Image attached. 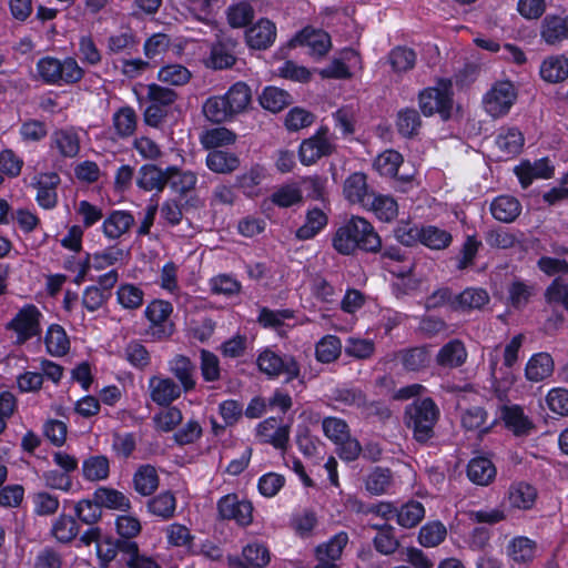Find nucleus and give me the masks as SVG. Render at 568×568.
<instances>
[{
	"label": "nucleus",
	"instance_id": "nucleus-60",
	"mask_svg": "<svg viewBox=\"0 0 568 568\" xmlns=\"http://www.w3.org/2000/svg\"><path fill=\"white\" fill-rule=\"evenodd\" d=\"M79 531V527L74 518L71 516L61 515L52 524L51 532L54 538L61 542L72 540Z\"/></svg>",
	"mask_w": 568,
	"mask_h": 568
},
{
	"label": "nucleus",
	"instance_id": "nucleus-16",
	"mask_svg": "<svg viewBox=\"0 0 568 568\" xmlns=\"http://www.w3.org/2000/svg\"><path fill=\"white\" fill-rule=\"evenodd\" d=\"M336 399L348 406L361 409L366 417L376 415L381 418L388 416V410L378 402L367 403L363 393L354 388H343L337 392Z\"/></svg>",
	"mask_w": 568,
	"mask_h": 568
},
{
	"label": "nucleus",
	"instance_id": "nucleus-26",
	"mask_svg": "<svg viewBox=\"0 0 568 568\" xmlns=\"http://www.w3.org/2000/svg\"><path fill=\"white\" fill-rule=\"evenodd\" d=\"M134 223V217L126 211L111 212L102 223V232L110 240H118L125 234Z\"/></svg>",
	"mask_w": 568,
	"mask_h": 568
},
{
	"label": "nucleus",
	"instance_id": "nucleus-12",
	"mask_svg": "<svg viewBox=\"0 0 568 568\" xmlns=\"http://www.w3.org/2000/svg\"><path fill=\"white\" fill-rule=\"evenodd\" d=\"M173 312L171 303L163 300L152 301L145 308L144 313L153 334L158 337L169 336L173 332V324L170 321V315Z\"/></svg>",
	"mask_w": 568,
	"mask_h": 568
},
{
	"label": "nucleus",
	"instance_id": "nucleus-48",
	"mask_svg": "<svg viewBox=\"0 0 568 568\" xmlns=\"http://www.w3.org/2000/svg\"><path fill=\"white\" fill-rule=\"evenodd\" d=\"M239 165V158L233 153L213 150L206 156V166L215 173H230Z\"/></svg>",
	"mask_w": 568,
	"mask_h": 568
},
{
	"label": "nucleus",
	"instance_id": "nucleus-30",
	"mask_svg": "<svg viewBox=\"0 0 568 568\" xmlns=\"http://www.w3.org/2000/svg\"><path fill=\"white\" fill-rule=\"evenodd\" d=\"M501 418L508 429L515 435H527L532 428V423L518 405H505L501 408Z\"/></svg>",
	"mask_w": 568,
	"mask_h": 568
},
{
	"label": "nucleus",
	"instance_id": "nucleus-64",
	"mask_svg": "<svg viewBox=\"0 0 568 568\" xmlns=\"http://www.w3.org/2000/svg\"><path fill=\"white\" fill-rule=\"evenodd\" d=\"M548 408L560 416H568V389L562 387L551 388L546 396Z\"/></svg>",
	"mask_w": 568,
	"mask_h": 568
},
{
	"label": "nucleus",
	"instance_id": "nucleus-10",
	"mask_svg": "<svg viewBox=\"0 0 568 568\" xmlns=\"http://www.w3.org/2000/svg\"><path fill=\"white\" fill-rule=\"evenodd\" d=\"M217 510L223 519H232L240 526H248L253 520V505L236 495L223 496L217 503Z\"/></svg>",
	"mask_w": 568,
	"mask_h": 568
},
{
	"label": "nucleus",
	"instance_id": "nucleus-23",
	"mask_svg": "<svg viewBox=\"0 0 568 568\" xmlns=\"http://www.w3.org/2000/svg\"><path fill=\"white\" fill-rule=\"evenodd\" d=\"M537 499V489L529 483L515 481L507 491L506 500L513 509H531Z\"/></svg>",
	"mask_w": 568,
	"mask_h": 568
},
{
	"label": "nucleus",
	"instance_id": "nucleus-37",
	"mask_svg": "<svg viewBox=\"0 0 568 568\" xmlns=\"http://www.w3.org/2000/svg\"><path fill=\"white\" fill-rule=\"evenodd\" d=\"M554 372L552 357L547 353L532 355L526 365V377L530 382H541Z\"/></svg>",
	"mask_w": 568,
	"mask_h": 568
},
{
	"label": "nucleus",
	"instance_id": "nucleus-51",
	"mask_svg": "<svg viewBox=\"0 0 568 568\" xmlns=\"http://www.w3.org/2000/svg\"><path fill=\"white\" fill-rule=\"evenodd\" d=\"M135 490L142 496L151 495L159 486V477L154 467L141 466L133 478Z\"/></svg>",
	"mask_w": 568,
	"mask_h": 568
},
{
	"label": "nucleus",
	"instance_id": "nucleus-24",
	"mask_svg": "<svg viewBox=\"0 0 568 568\" xmlns=\"http://www.w3.org/2000/svg\"><path fill=\"white\" fill-rule=\"evenodd\" d=\"M540 78L548 83H559L568 78V58L564 54L546 57L539 67Z\"/></svg>",
	"mask_w": 568,
	"mask_h": 568
},
{
	"label": "nucleus",
	"instance_id": "nucleus-36",
	"mask_svg": "<svg viewBox=\"0 0 568 568\" xmlns=\"http://www.w3.org/2000/svg\"><path fill=\"white\" fill-rule=\"evenodd\" d=\"M82 476L88 481H102L109 477L110 462L104 455H91L83 459Z\"/></svg>",
	"mask_w": 568,
	"mask_h": 568
},
{
	"label": "nucleus",
	"instance_id": "nucleus-39",
	"mask_svg": "<svg viewBox=\"0 0 568 568\" xmlns=\"http://www.w3.org/2000/svg\"><path fill=\"white\" fill-rule=\"evenodd\" d=\"M348 542L346 532L341 531L333 536L327 542H324L316 548V558L318 564H334L337 560L345 546Z\"/></svg>",
	"mask_w": 568,
	"mask_h": 568
},
{
	"label": "nucleus",
	"instance_id": "nucleus-57",
	"mask_svg": "<svg viewBox=\"0 0 568 568\" xmlns=\"http://www.w3.org/2000/svg\"><path fill=\"white\" fill-rule=\"evenodd\" d=\"M388 61L393 71L402 73L414 68L416 63V54L409 48L396 47L389 52Z\"/></svg>",
	"mask_w": 568,
	"mask_h": 568
},
{
	"label": "nucleus",
	"instance_id": "nucleus-28",
	"mask_svg": "<svg viewBox=\"0 0 568 568\" xmlns=\"http://www.w3.org/2000/svg\"><path fill=\"white\" fill-rule=\"evenodd\" d=\"M343 193L347 201L351 203H358L363 207L372 196L367 192L366 175L361 172L351 174L344 182Z\"/></svg>",
	"mask_w": 568,
	"mask_h": 568
},
{
	"label": "nucleus",
	"instance_id": "nucleus-47",
	"mask_svg": "<svg viewBox=\"0 0 568 568\" xmlns=\"http://www.w3.org/2000/svg\"><path fill=\"white\" fill-rule=\"evenodd\" d=\"M191 71L179 63L165 64L158 71V80L168 85L181 87L191 80Z\"/></svg>",
	"mask_w": 568,
	"mask_h": 568
},
{
	"label": "nucleus",
	"instance_id": "nucleus-38",
	"mask_svg": "<svg viewBox=\"0 0 568 568\" xmlns=\"http://www.w3.org/2000/svg\"><path fill=\"white\" fill-rule=\"evenodd\" d=\"M169 369L179 379L185 393L194 388L195 367L187 357L182 355L175 356L170 361Z\"/></svg>",
	"mask_w": 568,
	"mask_h": 568
},
{
	"label": "nucleus",
	"instance_id": "nucleus-35",
	"mask_svg": "<svg viewBox=\"0 0 568 568\" xmlns=\"http://www.w3.org/2000/svg\"><path fill=\"white\" fill-rule=\"evenodd\" d=\"M467 476L476 485L487 486L496 477V467L490 459L476 457L468 464Z\"/></svg>",
	"mask_w": 568,
	"mask_h": 568
},
{
	"label": "nucleus",
	"instance_id": "nucleus-20",
	"mask_svg": "<svg viewBox=\"0 0 568 568\" xmlns=\"http://www.w3.org/2000/svg\"><path fill=\"white\" fill-rule=\"evenodd\" d=\"M256 436L275 448H284L288 442L290 428L275 417L266 418L256 427Z\"/></svg>",
	"mask_w": 568,
	"mask_h": 568
},
{
	"label": "nucleus",
	"instance_id": "nucleus-32",
	"mask_svg": "<svg viewBox=\"0 0 568 568\" xmlns=\"http://www.w3.org/2000/svg\"><path fill=\"white\" fill-rule=\"evenodd\" d=\"M490 212L497 221L510 223L520 214L521 204L514 196L500 195L491 202Z\"/></svg>",
	"mask_w": 568,
	"mask_h": 568
},
{
	"label": "nucleus",
	"instance_id": "nucleus-44",
	"mask_svg": "<svg viewBox=\"0 0 568 568\" xmlns=\"http://www.w3.org/2000/svg\"><path fill=\"white\" fill-rule=\"evenodd\" d=\"M489 301L488 294L483 288H466L456 295L452 305L456 310L469 311L483 307Z\"/></svg>",
	"mask_w": 568,
	"mask_h": 568
},
{
	"label": "nucleus",
	"instance_id": "nucleus-45",
	"mask_svg": "<svg viewBox=\"0 0 568 568\" xmlns=\"http://www.w3.org/2000/svg\"><path fill=\"white\" fill-rule=\"evenodd\" d=\"M150 514L168 520L172 518L176 510V498L171 491H162L148 501Z\"/></svg>",
	"mask_w": 568,
	"mask_h": 568
},
{
	"label": "nucleus",
	"instance_id": "nucleus-2",
	"mask_svg": "<svg viewBox=\"0 0 568 568\" xmlns=\"http://www.w3.org/2000/svg\"><path fill=\"white\" fill-rule=\"evenodd\" d=\"M38 77L51 85H68L79 82L84 71L72 57L62 60L54 57L41 58L36 65Z\"/></svg>",
	"mask_w": 568,
	"mask_h": 568
},
{
	"label": "nucleus",
	"instance_id": "nucleus-34",
	"mask_svg": "<svg viewBox=\"0 0 568 568\" xmlns=\"http://www.w3.org/2000/svg\"><path fill=\"white\" fill-rule=\"evenodd\" d=\"M93 498L100 507L108 509L128 511L131 508L129 497L122 491L110 487H99L93 493Z\"/></svg>",
	"mask_w": 568,
	"mask_h": 568
},
{
	"label": "nucleus",
	"instance_id": "nucleus-63",
	"mask_svg": "<svg viewBox=\"0 0 568 568\" xmlns=\"http://www.w3.org/2000/svg\"><path fill=\"white\" fill-rule=\"evenodd\" d=\"M322 429L325 436L335 444L342 443L349 435L348 425L338 417H325L322 422Z\"/></svg>",
	"mask_w": 568,
	"mask_h": 568
},
{
	"label": "nucleus",
	"instance_id": "nucleus-11",
	"mask_svg": "<svg viewBox=\"0 0 568 568\" xmlns=\"http://www.w3.org/2000/svg\"><path fill=\"white\" fill-rule=\"evenodd\" d=\"M362 69V61L358 53L353 49H345L338 58L318 71L324 79H348L354 70Z\"/></svg>",
	"mask_w": 568,
	"mask_h": 568
},
{
	"label": "nucleus",
	"instance_id": "nucleus-61",
	"mask_svg": "<svg viewBox=\"0 0 568 568\" xmlns=\"http://www.w3.org/2000/svg\"><path fill=\"white\" fill-rule=\"evenodd\" d=\"M143 291L133 284H122L116 291V300L122 307L134 310L143 303Z\"/></svg>",
	"mask_w": 568,
	"mask_h": 568
},
{
	"label": "nucleus",
	"instance_id": "nucleus-49",
	"mask_svg": "<svg viewBox=\"0 0 568 568\" xmlns=\"http://www.w3.org/2000/svg\"><path fill=\"white\" fill-rule=\"evenodd\" d=\"M419 243L430 250H444L452 242V235L445 230L434 225L420 227Z\"/></svg>",
	"mask_w": 568,
	"mask_h": 568
},
{
	"label": "nucleus",
	"instance_id": "nucleus-42",
	"mask_svg": "<svg viewBox=\"0 0 568 568\" xmlns=\"http://www.w3.org/2000/svg\"><path fill=\"white\" fill-rule=\"evenodd\" d=\"M258 101L263 109L276 113L291 104L292 99L290 93L285 90L271 85L264 88Z\"/></svg>",
	"mask_w": 568,
	"mask_h": 568
},
{
	"label": "nucleus",
	"instance_id": "nucleus-58",
	"mask_svg": "<svg viewBox=\"0 0 568 568\" xmlns=\"http://www.w3.org/2000/svg\"><path fill=\"white\" fill-rule=\"evenodd\" d=\"M398 359L407 371H419L429 363L430 355L425 348L416 347L403 351L398 354Z\"/></svg>",
	"mask_w": 568,
	"mask_h": 568
},
{
	"label": "nucleus",
	"instance_id": "nucleus-56",
	"mask_svg": "<svg viewBox=\"0 0 568 568\" xmlns=\"http://www.w3.org/2000/svg\"><path fill=\"white\" fill-rule=\"evenodd\" d=\"M402 163L403 156L400 153L394 150H386L375 159L374 169L381 175L394 176Z\"/></svg>",
	"mask_w": 568,
	"mask_h": 568
},
{
	"label": "nucleus",
	"instance_id": "nucleus-55",
	"mask_svg": "<svg viewBox=\"0 0 568 568\" xmlns=\"http://www.w3.org/2000/svg\"><path fill=\"white\" fill-rule=\"evenodd\" d=\"M303 197V191L298 183H287L280 186L272 194V202L280 207H290L300 203Z\"/></svg>",
	"mask_w": 568,
	"mask_h": 568
},
{
	"label": "nucleus",
	"instance_id": "nucleus-59",
	"mask_svg": "<svg viewBox=\"0 0 568 568\" xmlns=\"http://www.w3.org/2000/svg\"><path fill=\"white\" fill-rule=\"evenodd\" d=\"M264 178L265 170L260 165H255L252 166L246 173L237 178V186L247 196H256L258 194L257 186L261 184Z\"/></svg>",
	"mask_w": 568,
	"mask_h": 568
},
{
	"label": "nucleus",
	"instance_id": "nucleus-17",
	"mask_svg": "<svg viewBox=\"0 0 568 568\" xmlns=\"http://www.w3.org/2000/svg\"><path fill=\"white\" fill-rule=\"evenodd\" d=\"M524 146V135L517 128H501L495 139L496 156L508 160L517 155Z\"/></svg>",
	"mask_w": 568,
	"mask_h": 568
},
{
	"label": "nucleus",
	"instance_id": "nucleus-22",
	"mask_svg": "<svg viewBox=\"0 0 568 568\" xmlns=\"http://www.w3.org/2000/svg\"><path fill=\"white\" fill-rule=\"evenodd\" d=\"M515 173L523 187H528L535 179H549L554 174V166L547 158L521 162L515 168Z\"/></svg>",
	"mask_w": 568,
	"mask_h": 568
},
{
	"label": "nucleus",
	"instance_id": "nucleus-62",
	"mask_svg": "<svg viewBox=\"0 0 568 568\" xmlns=\"http://www.w3.org/2000/svg\"><path fill=\"white\" fill-rule=\"evenodd\" d=\"M182 412L178 407H168L153 416V423L159 432L169 433L182 422Z\"/></svg>",
	"mask_w": 568,
	"mask_h": 568
},
{
	"label": "nucleus",
	"instance_id": "nucleus-50",
	"mask_svg": "<svg viewBox=\"0 0 568 568\" xmlns=\"http://www.w3.org/2000/svg\"><path fill=\"white\" fill-rule=\"evenodd\" d=\"M203 114L209 121L215 123L230 121L234 118L231 111H229L223 95L209 98L203 104Z\"/></svg>",
	"mask_w": 568,
	"mask_h": 568
},
{
	"label": "nucleus",
	"instance_id": "nucleus-8",
	"mask_svg": "<svg viewBox=\"0 0 568 568\" xmlns=\"http://www.w3.org/2000/svg\"><path fill=\"white\" fill-rule=\"evenodd\" d=\"M129 253L119 245H111L102 251L88 254L83 263L79 264V271L75 275V282H83L91 268L103 271L108 267L123 264Z\"/></svg>",
	"mask_w": 568,
	"mask_h": 568
},
{
	"label": "nucleus",
	"instance_id": "nucleus-31",
	"mask_svg": "<svg viewBox=\"0 0 568 568\" xmlns=\"http://www.w3.org/2000/svg\"><path fill=\"white\" fill-rule=\"evenodd\" d=\"M364 207L372 211L383 222H390L398 214L397 202L392 196L384 194L372 193Z\"/></svg>",
	"mask_w": 568,
	"mask_h": 568
},
{
	"label": "nucleus",
	"instance_id": "nucleus-29",
	"mask_svg": "<svg viewBox=\"0 0 568 568\" xmlns=\"http://www.w3.org/2000/svg\"><path fill=\"white\" fill-rule=\"evenodd\" d=\"M139 89L145 90L146 99L149 102H153L168 110L178 100V93L172 89L161 87L156 83H150L146 85L140 84L133 89V92L140 104L142 103V97L140 95Z\"/></svg>",
	"mask_w": 568,
	"mask_h": 568
},
{
	"label": "nucleus",
	"instance_id": "nucleus-14",
	"mask_svg": "<svg viewBox=\"0 0 568 568\" xmlns=\"http://www.w3.org/2000/svg\"><path fill=\"white\" fill-rule=\"evenodd\" d=\"M538 547L535 540L525 537H514L507 546V555L513 568H527L536 558Z\"/></svg>",
	"mask_w": 568,
	"mask_h": 568
},
{
	"label": "nucleus",
	"instance_id": "nucleus-46",
	"mask_svg": "<svg viewBox=\"0 0 568 568\" xmlns=\"http://www.w3.org/2000/svg\"><path fill=\"white\" fill-rule=\"evenodd\" d=\"M112 122L119 138H129L136 129V113L131 106H123L113 114Z\"/></svg>",
	"mask_w": 568,
	"mask_h": 568
},
{
	"label": "nucleus",
	"instance_id": "nucleus-19",
	"mask_svg": "<svg viewBox=\"0 0 568 568\" xmlns=\"http://www.w3.org/2000/svg\"><path fill=\"white\" fill-rule=\"evenodd\" d=\"M291 47H307L313 55H324L331 48V38L323 30L305 28L291 41Z\"/></svg>",
	"mask_w": 568,
	"mask_h": 568
},
{
	"label": "nucleus",
	"instance_id": "nucleus-4",
	"mask_svg": "<svg viewBox=\"0 0 568 568\" xmlns=\"http://www.w3.org/2000/svg\"><path fill=\"white\" fill-rule=\"evenodd\" d=\"M42 313L33 304L22 306L11 321L7 329L14 336V344L22 345L41 333Z\"/></svg>",
	"mask_w": 568,
	"mask_h": 568
},
{
	"label": "nucleus",
	"instance_id": "nucleus-27",
	"mask_svg": "<svg viewBox=\"0 0 568 568\" xmlns=\"http://www.w3.org/2000/svg\"><path fill=\"white\" fill-rule=\"evenodd\" d=\"M467 359V351L464 343L459 339H452L445 344L436 356L439 366L456 368L462 366Z\"/></svg>",
	"mask_w": 568,
	"mask_h": 568
},
{
	"label": "nucleus",
	"instance_id": "nucleus-7",
	"mask_svg": "<svg viewBox=\"0 0 568 568\" xmlns=\"http://www.w3.org/2000/svg\"><path fill=\"white\" fill-rule=\"evenodd\" d=\"M517 100V89L511 81H497L483 98L485 111L493 118L506 115Z\"/></svg>",
	"mask_w": 568,
	"mask_h": 568
},
{
	"label": "nucleus",
	"instance_id": "nucleus-18",
	"mask_svg": "<svg viewBox=\"0 0 568 568\" xmlns=\"http://www.w3.org/2000/svg\"><path fill=\"white\" fill-rule=\"evenodd\" d=\"M60 178L54 172L41 173L34 176L32 185L37 189V202L47 210L57 205V186Z\"/></svg>",
	"mask_w": 568,
	"mask_h": 568
},
{
	"label": "nucleus",
	"instance_id": "nucleus-54",
	"mask_svg": "<svg viewBox=\"0 0 568 568\" xmlns=\"http://www.w3.org/2000/svg\"><path fill=\"white\" fill-rule=\"evenodd\" d=\"M447 536V529L440 521H430L424 525L418 535L422 546L430 548L442 544Z\"/></svg>",
	"mask_w": 568,
	"mask_h": 568
},
{
	"label": "nucleus",
	"instance_id": "nucleus-1",
	"mask_svg": "<svg viewBox=\"0 0 568 568\" xmlns=\"http://www.w3.org/2000/svg\"><path fill=\"white\" fill-rule=\"evenodd\" d=\"M382 242L372 224L359 216H352L344 225L337 229L333 237L334 248L344 255L352 254L356 248L376 252Z\"/></svg>",
	"mask_w": 568,
	"mask_h": 568
},
{
	"label": "nucleus",
	"instance_id": "nucleus-3",
	"mask_svg": "<svg viewBox=\"0 0 568 568\" xmlns=\"http://www.w3.org/2000/svg\"><path fill=\"white\" fill-rule=\"evenodd\" d=\"M418 102L424 115L438 113L443 119H448L453 108L452 81L440 79L434 87L424 89L418 95Z\"/></svg>",
	"mask_w": 568,
	"mask_h": 568
},
{
	"label": "nucleus",
	"instance_id": "nucleus-6",
	"mask_svg": "<svg viewBox=\"0 0 568 568\" xmlns=\"http://www.w3.org/2000/svg\"><path fill=\"white\" fill-rule=\"evenodd\" d=\"M408 426L413 427L418 442H426L433 434L438 417V408L430 398L415 402L407 409Z\"/></svg>",
	"mask_w": 568,
	"mask_h": 568
},
{
	"label": "nucleus",
	"instance_id": "nucleus-15",
	"mask_svg": "<svg viewBox=\"0 0 568 568\" xmlns=\"http://www.w3.org/2000/svg\"><path fill=\"white\" fill-rule=\"evenodd\" d=\"M149 390L151 399L160 406H169L184 392L181 385L164 376H152L149 379Z\"/></svg>",
	"mask_w": 568,
	"mask_h": 568
},
{
	"label": "nucleus",
	"instance_id": "nucleus-13",
	"mask_svg": "<svg viewBox=\"0 0 568 568\" xmlns=\"http://www.w3.org/2000/svg\"><path fill=\"white\" fill-rule=\"evenodd\" d=\"M174 171L175 166H168L163 170L154 164H144L139 169L136 185L145 192L160 193L168 184L170 174Z\"/></svg>",
	"mask_w": 568,
	"mask_h": 568
},
{
	"label": "nucleus",
	"instance_id": "nucleus-52",
	"mask_svg": "<svg viewBox=\"0 0 568 568\" xmlns=\"http://www.w3.org/2000/svg\"><path fill=\"white\" fill-rule=\"evenodd\" d=\"M425 517V508L419 501H408L404 504L396 513L397 524L404 528L417 526Z\"/></svg>",
	"mask_w": 568,
	"mask_h": 568
},
{
	"label": "nucleus",
	"instance_id": "nucleus-41",
	"mask_svg": "<svg viewBox=\"0 0 568 568\" xmlns=\"http://www.w3.org/2000/svg\"><path fill=\"white\" fill-rule=\"evenodd\" d=\"M44 344L47 352L52 356H63L70 349V339L64 328L58 324L48 327Z\"/></svg>",
	"mask_w": 568,
	"mask_h": 568
},
{
	"label": "nucleus",
	"instance_id": "nucleus-43",
	"mask_svg": "<svg viewBox=\"0 0 568 568\" xmlns=\"http://www.w3.org/2000/svg\"><path fill=\"white\" fill-rule=\"evenodd\" d=\"M52 143L63 156L73 158L80 151V136L74 129L55 131L52 135Z\"/></svg>",
	"mask_w": 568,
	"mask_h": 568
},
{
	"label": "nucleus",
	"instance_id": "nucleus-40",
	"mask_svg": "<svg viewBox=\"0 0 568 568\" xmlns=\"http://www.w3.org/2000/svg\"><path fill=\"white\" fill-rule=\"evenodd\" d=\"M327 215L323 210L318 207L310 209L304 224L296 231V237L300 240L313 239L327 225Z\"/></svg>",
	"mask_w": 568,
	"mask_h": 568
},
{
	"label": "nucleus",
	"instance_id": "nucleus-53",
	"mask_svg": "<svg viewBox=\"0 0 568 568\" xmlns=\"http://www.w3.org/2000/svg\"><path fill=\"white\" fill-rule=\"evenodd\" d=\"M342 352V343L334 335L321 338L315 347L316 359L321 363H332L338 358Z\"/></svg>",
	"mask_w": 568,
	"mask_h": 568
},
{
	"label": "nucleus",
	"instance_id": "nucleus-9",
	"mask_svg": "<svg viewBox=\"0 0 568 568\" xmlns=\"http://www.w3.org/2000/svg\"><path fill=\"white\" fill-rule=\"evenodd\" d=\"M257 366L268 377L284 376L286 382L300 375V366L292 356H280L271 349L258 355Z\"/></svg>",
	"mask_w": 568,
	"mask_h": 568
},
{
	"label": "nucleus",
	"instance_id": "nucleus-33",
	"mask_svg": "<svg viewBox=\"0 0 568 568\" xmlns=\"http://www.w3.org/2000/svg\"><path fill=\"white\" fill-rule=\"evenodd\" d=\"M229 111L233 116L243 113L248 108L252 100L250 87L244 82L234 83L225 94H223Z\"/></svg>",
	"mask_w": 568,
	"mask_h": 568
},
{
	"label": "nucleus",
	"instance_id": "nucleus-21",
	"mask_svg": "<svg viewBox=\"0 0 568 568\" xmlns=\"http://www.w3.org/2000/svg\"><path fill=\"white\" fill-rule=\"evenodd\" d=\"M540 38L548 45L568 40V16L547 14L540 23Z\"/></svg>",
	"mask_w": 568,
	"mask_h": 568
},
{
	"label": "nucleus",
	"instance_id": "nucleus-25",
	"mask_svg": "<svg viewBox=\"0 0 568 568\" xmlns=\"http://www.w3.org/2000/svg\"><path fill=\"white\" fill-rule=\"evenodd\" d=\"M245 38L251 48L266 49L272 45L276 38V27L272 21L261 19L247 29Z\"/></svg>",
	"mask_w": 568,
	"mask_h": 568
},
{
	"label": "nucleus",
	"instance_id": "nucleus-5",
	"mask_svg": "<svg viewBox=\"0 0 568 568\" xmlns=\"http://www.w3.org/2000/svg\"><path fill=\"white\" fill-rule=\"evenodd\" d=\"M335 151V139L325 125L320 126L316 132L302 141L298 149V158L303 165L315 164L320 159L329 156Z\"/></svg>",
	"mask_w": 568,
	"mask_h": 568
}]
</instances>
